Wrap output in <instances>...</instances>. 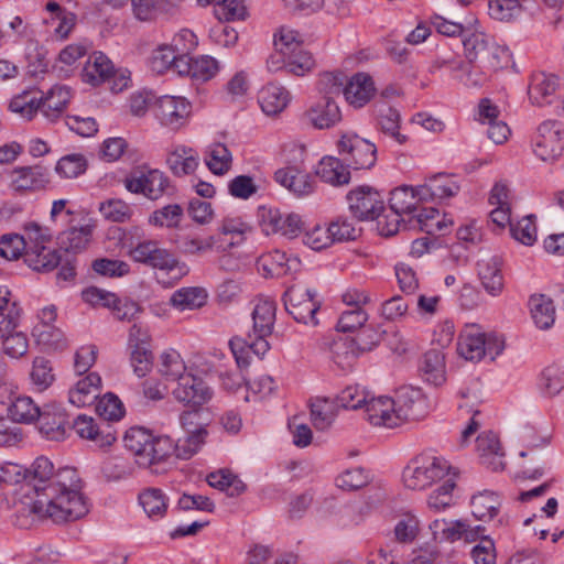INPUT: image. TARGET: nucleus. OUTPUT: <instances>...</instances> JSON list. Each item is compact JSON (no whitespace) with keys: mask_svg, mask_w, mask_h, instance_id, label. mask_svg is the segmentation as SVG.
Returning a JSON list of instances; mask_svg holds the SVG:
<instances>
[{"mask_svg":"<svg viewBox=\"0 0 564 564\" xmlns=\"http://www.w3.org/2000/svg\"><path fill=\"white\" fill-rule=\"evenodd\" d=\"M83 487L76 468L66 466L55 471L47 457H37L26 469L25 481L17 491L18 511L47 518L57 524L79 520L90 507Z\"/></svg>","mask_w":564,"mask_h":564,"instance_id":"obj_1","label":"nucleus"},{"mask_svg":"<svg viewBox=\"0 0 564 564\" xmlns=\"http://www.w3.org/2000/svg\"><path fill=\"white\" fill-rule=\"evenodd\" d=\"M124 447L134 456L135 463L143 468L152 467L175 455V442L167 435L153 436L139 426L129 429L123 436Z\"/></svg>","mask_w":564,"mask_h":564,"instance_id":"obj_2","label":"nucleus"},{"mask_svg":"<svg viewBox=\"0 0 564 564\" xmlns=\"http://www.w3.org/2000/svg\"><path fill=\"white\" fill-rule=\"evenodd\" d=\"M452 469L444 457L433 452H423L409 462L403 469L402 478L406 488L423 490L434 482L452 477Z\"/></svg>","mask_w":564,"mask_h":564,"instance_id":"obj_3","label":"nucleus"},{"mask_svg":"<svg viewBox=\"0 0 564 564\" xmlns=\"http://www.w3.org/2000/svg\"><path fill=\"white\" fill-rule=\"evenodd\" d=\"M24 232L29 243L24 252L25 263L37 272L54 270L62 262V253L59 249H51L47 246L52 242L51 230L36 223H29L24 226Z\"/></svg>","mask_w":564,"mask_h":564,"instance_id":"obj_4","label":"nucleus"},{"mask_svg":"<svg viewBox=\"0 0 564 564\" xmlns=\"http://www.w3.org/2000/svg\"><path fill=\"white\" fill-rule=\"evenodd\" d=\"M464 54L469 64L481 63L487 68H501L506 51L484 32L475 31L464 36Z\"/></svg>","mask_w":564,"mask_h":564,"instance_id":"obj_5","label":"nucleus"},{"mask_svg":"<svg viewBox=\"0 0 564 564\" xmlns=\"http://www.w3.org/2000/svg\"><path fill=\"white\" fill-rule=\"evenodd\" d=\"M341 161L356 170L370 169L377 160V148L370 141L355 133H345L337 142Z\"/></svg>","mask_w":564,"mask_h":564,"instance_id":"obj_6","label":"nucleus"},{"mask_svg":"<svg viewBox=\"0 0 564 564\" xmlns=\"http://www.w3.org/2000/svg\"><path fill=\"white\" fill-rule=\"evenodd\" d=\"M283 302L286 312L297 322L316 326L318 321L316 313L321 302L316 299V292L301 285H292L284 295Z\"/></svg>","mask_w":564,"mask_h":564,"instance_id":"obj_7","label":"nucleus"},{"mask_svg":"<svg viewBox=\"0 0 564 564\" xmlns=\"http://www.w3.org/2000/svg\"><path fill=\"white\" fill-rule=\"evenodd\" d=\"M172 394L183 405L199 409L213 399L214 391L203 378L186 372L176 381Z\"/></svg>","mask_w":564,"mask_h":564,"instance_id":"obj_8","label":"nucleus"},{"mask_svg":"<svg viewBox=\"0 0 564 564\" xmlns=\"http://www.w3.org/2000/svg\"><path fill=\"white\" fill-rule=\"evenodd\" d=\"M562 123L554 120L542 122L533 141V151L542 161H554L562 155L564 144L562 141Z\"/></svg>","mask_w":564,"mask_h":564,"instance_id":"obj_9","label":"nucleus"},{"mask_svg":"<svg viewBox=\"0 0 564 564\" xmlns=\"http://www.w3.org/2000/svg\"><path fill=\"white\" fill-rule=\"evenodd\" d=\"M350 213L357 220H373L384 210L381 195L370 186H359L347 194Z\"/></svg>","mask_w":564,"mask_h":564,"instance_id":"obj_10","label":"nucleus"},{"mask_svg":"<svg viewBox=\"0 0 564 564\" xmlns=\"http://www.w3.org/2000/svg\"><path fill=\"white\" fill-rule=\"evenodd\" d=\"M123 183L128 192L142 194L151 200L161 198L170 187L169 177L159 170L131 174L124 178Z\"/></svg>","mask_w":564,"mask_h":564,"instance_id":"obj_11","label":"nucleus"},{"mask_svg":"<svg viewBox=\"0 0 564 564\" xmlns=\"http://www.w3.org/2000/svg\"><path fill=\"white\" fill-rule=\"evenodd\" d=\"M191 111V104L183 97L162 96L154 102V116L161 124L172 130L183 127Z\"/></svg>","mask_w":564,"mask_h":564,"instance_id":"obj_12","label":"nucleus"},{"mask_svg":"<svg viewBox=\"0 0 564 564\" xmlns=\"http://www.w3.org/2000/svg\"><path fill=\"white\" fill-rule=\"evenodd\" d=\"M130 256L137 262L167 272L173 271L178 265L174 254L161 248L159 242L154 240L139 242L130 250Z\"/></svg>","mask_w":564,"mask_h":564,"instance_id":"obj_13","label":"nucleus"},{"mask_svg":"<svg viewBox=\"0 0 564 564\" xmlns=\"http://www.w3.org/2000/svg\"><path fill=\"white\" fill-rule=\"evenodd\" d=\"M427 411V402L422 391L416 388H402L397 392L394 412L397 426L406 421H417Z\"/></svg>","mask_w":564,"mask_h":564,"instance_id":"obj_14","label":"nucleus"},{"mask_svg":"<svg viewBox=\"0 0 564 564\" xmlns=\"http://www.w3.org/2000/svg\"><path fill=\"white\" fill-rule=\"evenodd\" d=\"M434 540L455 542L464 540L475 542L485 532L482 525L471 527L466 520L446 521L436 519L430 524Z\"/></svg>","mask_w":564,"mask_h":564,"instance_id":"obj_15","label":"nucleus"},{"mask_svg":"<svg viewBox=\"0 0 564 564\" xmlns=\"http://www.w3.org/2000/svg\"><path fill=\"white\" fill-rule=\"evenodd\" d=\"M69 426L68 415L55 404L45 405L37 419L39 431L48 441H63Z\"/></svg>","mask_w":564,"mask_h":564,"instance_id":"obj_16","label":"nucleus"},{"mask_svg":"<svg viewBox=\"0 0 564 564\" xmlns=\"http://www.w3.org/2000/svg\"><path fill=\"white\" fill-rule=\"evenodd\" d=\"M502 261L497 256L484 258L478 261V276L485 291L491 296H499L505 288Z\"/></svg>","mask_w":564,"mask_h":564,"instance_id":"obj_17","label":"nucleus"},{"mask_svg":"<svg viewBox=\"0 0 564 564\" xmlns=\"http://www.w3.org/2000/svg\"><path fill=\"white\" fill-rule=\"evenodd\" d=\"M48 183L47 169L42 165L17 167L12 172L11 187L15 192H34Z\"/></svg>","mask_w":564,"mask_h":564,"instance_id":"obj_18","label":"nucleus"},{"mask_svg":"<svg viewBox=\"0 0 564 564\" xmlns=\"http://www.w3.org/2000/svg\"><path fill=\"white\" fill-rule=\"evenodd\" d=\"M73 427L82 438L90 440L99 447L110 446L116 441V435L108 422L98 425L90 416L78 415L73 423Z\"/></svg>","mask_w":564,"mask_h":564,"instance_id":"obj_19","label":"nucleus"},{"mask_svg":"<svg viewBox=\"0 0 564 564\" xmlns=\"http://www.w3.org/2000/svg\"><path fill=\"white\" fill-rule=\"evenodd\" d=\"M560 79L554 74L539 72L532 75L529 85V98L535 106H545L553 102Z\"/></svg>","mask_w":564,"mask_h":564,"instance_id":"obj_20","label":"nucleus"},{"mask_svg":"<svg viewBox=\"0 0 564 564\" xmlns=\"http://www.w3.org/2000/svg\"><path fill=\"white\" fill-rule=\"evenodd\" d=\"M274 180L299 197L308 195L314 191L313 177L295 166L278 170L274 173Z\"/></svg>","mask_w":564,"mask_h":564,"instance_id":"obj_21","label":"nucleus"},{"mask_svg":"<svg viewBox=\"0 0 564 564\" xmlns=\"http://www.w3.org/2000/svg\"><path fill=\"white\" fill-rule=\"evenodd\" d=\"M100 388V376L97 372H90L69 389L68 401L77 408L91 405L99 397Z\"/></svg>","mask_w":564,"mask_h":564,"instance_id":"obj_22","label":"nucleus"},{"mask_svg":"<svg viewBox=\"0 0 564 564\" xmlns=\"http://www.w3.org/2000/svg\"><path fill=\"white\" fill-rule=\"evenodd\" d=\"M476 447L482 465L497 471L503 468V456L501 444L498 436L491 432L481 433L476 440Z\"/></svg>","mask_w":564,"mask_h":564,"instance_id":"obj_23","label":"nucleus"},{"mask_svg":"<svg viewBox=\"0 0 564 564\" xmlns=\"http://www.w3.org/2000/svg\"><path fill=\"white\" fill-rule=\"evenodd\" d=\"M373 94L372 78L364 73H358L350 79H347L343 91L346 101L355 108L364 107Z\"/></svg>","mask_w":564,"mask_h":564,"instance_id":"obj_24","label":"nucleus"},{"mask_svg":"<svg viewBox=\"0 0 564 564\" xmlns=\"http://www.w3.org/2000/svg\"><path fill=\"white\" fill-rule=\"evenodd\" d=\"M364 408L366 409L368 420L371 424L389 429L397 426L393 399L388 397H368Z\"/></svg>","mask_w":564,"mask_h":564,"instance_id":"obj_25","label":"nucleus"},{"mask_svg":"<svg viewBox=\"0 0 564 564\" xmlns=\"http://www.w3.org/2000/svg\"><path fill=\"white\" fill-rule=\"evenodd\" d=\"M308 121L317 129H329L341 120L337 102L332 97H323L307 111Z\"/></svg>","mask_w":564,"mask_h":564,"instance_id":"obj_26","label":"nucleus"},{"mask_svg":"<svg viewBox=\"0 0 564 564\" xmlns=\"http://www.w3.org/2000/svg\"><path fill=\"white\" fill-rule=\"evenodd\" d=\"M113 74V64L102 52H94L85 63L82 70L84 83L98 86L110 79Z\"/></svg>","mask_w":564,"mask_h":564,"instance_id":"obj_27","label":"nucleus"},{"mask_svg":"<svg viewBox=\"0 0 564 564\" xmlns=\"http://www.w3.org/2000/svg\"><path fill=\"white\" fill-rule=\"evenodd\" d=\"M486 334L471 326L464 329L457 341V352L466 360H480L486 355Z\"/></svg>","mask_w":564,"mask_h":564,"instance_id":"obj_28","label":"nucleus"},{"mask_svg":"<svg viewBox=\"0 0 564 564\" xmlns=\"http://www.w3.org/2000/svg\"><path fill=\"white\" fill-rule=\"evenodd\" d=\"M21 308L6 285H0V338L14 330L20 321Z\"/></svg>","mask_w":564,"mask_h":564,"instance_id":"obj_29","label":"nucleus"},{"mask_svg":"<svg viewBox=\"0 0 564 564\" xmlns=\"http://www.w3.org/2000/svg\"><path fill=\"white\" fill-rule=\"evenodd\" d=\"M530 315L533 324L541 330L550 329L555 322L553 301L544 294H534L529 299Z\"/></svg>","mask_w":564,"mask_h":564,"instance_id":"obj_30","label":"nucleus"},{"mask_svg":"<svg viewBox=\"0 0 564 564\" xmlns=\"http://www.w3.org/2000/svg\"><path fill=\"white\" fill-rule=\"evenodd\" d=\"M166 164L177 177L189 175L198 166V154L192 148L178 145L167 154Z\"/></svg>","mask_w":564,"mask_h":564,"instance_id":"obj_31","label":"nucleus"},{"mask_svg":"<svg viewBox=\"0 0 564 564\" xmlns=\"http://www.w3.org/2000/svg\"><path fill=\"white\" fill-rule=\"evenodd\" d=\"M329 352L334 364L341 370L351 369L360 356L358 347L355 345L352 337L349 336H338L333 339L329 345Z\"/></svg>","mask_w":564,"mask_h":564,"instance_id":"obj_32","label":"nucleus"},{"mask_svg":"<svg viewBox=\"0 0 564 564\" xmlns=\"http://www.w3.org/2000/svg\"><path fill=\"white\" fill-rule=\"evenodd\" d=\"M420 371L423 379L437 387L445 382V356L442 350L433 348L421 360Z\"/></svg>","mask_w":564,"mask_h":564,"instance_id":"obj_33","label":"nucleus"},{"mask_svg":"<svg viewBox=\"0 0 564 564\" xmlns=\"http://www.w3.org/2000/svg\"><path fill=\"white\" fill-rule=\"evenodd\" d=\"M94 226L85 225L79 228L73 227L59 234L57 240L61 253L64 256H72V253L79 252L88 246L93 236Z\"/></svg>","mask_w":564,"mask_h":564,"instance_id":"obj_34","label":"nucleus"},{"mask_svg":"<svg viewBox=\"0 0 564 564\" xmlns=\"http://www.w3.org/2000/svg\"><path fill=\"white\" fill-rule=\"evenodd\" d=\"M347 167L341 158L324 156L319 161L315 173L322 181L339 186L348 184L350 181V172Z\"/></svg>","mask_w":564,"mask_h":564,"instance_id":"obj_35","label":"nucleus"},{"mask_svg":"<svg viewBox=\"0 0 564 564\" xmlns=\"http://www.w3.org/2000/svg\"><path fill=\"white\" fill-rule=\"evenodd\" d=\"M70 89L64 85L53 86L41 97V111L51 121L57 119L70 100Z\"/></svg>","mask_w":564,"mask_h":564,"instance_id":"obj_36","label":"nucleus"},{"mask_svg":"<svg viewBox=\"0 0 564 564\" xmlns=\"http://www.w3.org/2000/svg\"><path fill=\"white\" fill-rule=\"evenodd\" d=\"M275 303L271 300H259L252 311V330L254 336L268 337L272 334L275 322Z\"/></svg>","mask_w":564,"mask_h":564,"instance_id":"obj_37","label":"nucleus"},{"mask_svg":"<svg viewBox=\"0 0 564 564\" xmlns=\"http://www.w3.org/2000/svg\"><path fill=\"white\" fill-rule=\"evenodd\" d=\"M258 101L264 113L276 115L288 106L289 93L282 86L268 84L259 91Z\"/></svg>","mask_w":564,"mask_h":564,"instance_id":"obj_38","label":"nucleus"},{"mask_svg":"<svg viewBox=\"0 0 564 564\" xmlns=\"http://www.w3.org/2000/svg\"><path fill=\"white\" fill-rule=\"evenodd\" d=\"M473 516L481 521L494 519L501 507V500L495 491L484 490L471 497Z\"/></svg>","mask_w":564,"mask_h":564,"instance_id":"obj_39","label":"nucleus"},{"mask_svg":"<svg viewBox=\"0 0 564 564\" xmlns=\"http://www.w3.org/2000/svg\"><path fill=\"white\" fill-rule=\"evenodd\" d=\"M207 436L208 431L206 426L199 425L197 429H193L184 437L175 441V456L180 459H189L198 453L205 444Z\"/></svg>","mask_w":564,"mask_h":564,"instance_id":"obj_40","label":"nucleus"},{"mask_svg":"<svg viewBox=\"0 0 564 564\" xmlns=\"http://www.w3.org/2000/svg\"><path fill=\"white\" fill-rule=\"evenodd\" d=\"M207 482L213 488L225 491L229 497H238L246 491V484L229 469H219L207 476Z\"/></svg>","mask_w":564,"mask_h":564,"instance_id":"obj_41","label":"nucleus"},{"mask_svg":"<svg viewBox=\"0 0 564 564\" xmlns=\"http://www.w3.org/2000/svg\"><path fill=\"white\" fill-rule=\"evenodd\" d=\"M207 296V292L203 288H182L172 294L170 303L182 312L197 310L206 304Z\"/></svg>","mask_w":564,"mask_h":564,"instance_id":"obj_42","label":"nucleus"},{"mask_svg":"<svg viewBox=\"0 0 564 564\" xmlns=\"http://www.w3.org/2000/svg\"><path fill=\"white\" fill-rule=\"evenodd\" d=\"M337 404L335 400L316 398L311 402V420L315 429L327 430L336 417Z\"/></svg>","mask_w":564,"mask_h":564,"instance_id":"obj_43","label":"nucleus"},{"mask_svg":"<svg viewBox=\"0 0 564 564\" xmlns=\"http://www.w3.org/2000/svg\"><path fill=\"white\" fill-rule=\"evenodd\" d=\"M139 502L151 519H161L167 511V498L159 488H147L139 494Z\"/></svg>","mask_w":564,"mask_h":564,"instance_id":"obj_44","label":"nucleus"},{"mask_svg":"<svg viewBox=\"0 0 564 564\" xmlns=\"http://www.w3.org/2000/svg\"><path fill=\"white\" fill-rule=\"evenodd\" d=\"M389 206L397 214L410 217L417 210V198H415L413 187L403 185L394 188L390 194Z\"/></svg>","mask_w":564,"mask_h":564,"instance_id":"obj_45","label":"nucleus"},{"mask_svg":"<svg viewBox=\"0 0 564 564\" xmlns=\"http://www.w3.org/2000/svg\"><path fill=\"white\" fill-rule=\"evenodd\" d=\"M41 409L32 398L28 395H19L14 398L8 411L13 422L32 423L37 421Z\"/></svg>","mask_w":564,"mask_h":564,"instance_id":"obj_46","label":"nucleus"},{"mask_svg":"<svg viewBox=\"0 0 564 564\" xmlns=\"http://www.w3.org/2000/svg\"><path fill=\"white\" fill-rule=\"evenodd\" d=\"M184 209L180 204H167L155 209L149 216V224L170 229L177 228L183 219Z\"/></svg>","mask_w":564,"mask_h":564,"instance_id":"obj_47","label":"nucleus"},{"mask_svg":"<svg viewBox=\"0 0 564 564\" xmlns=\"http://www.w3.org/2000/svg\"><path fill=\"white\" fill-rule=\"evenodd\" d=\"M55 376L51 361L44 357H35L30 371L32 387L42 392L46 390L54 381Z\"/></svg>","mask_w":564,"mask_h":564,"instance_id":"obj_48","label":"nucleus"},{"mask_svg":"<svg viewBox=\"0 0 564 564\" xmlns=\"http://www.w3.org/2000/svg\"><path fill=\"white\" fill-rule=\"evenodd\" d=\"M259 263L270 275L286 274L299 264L296 258L290 259L284 252L275 250L260 258Z\"/></svg>","mask_w":564,"mask_h":564,"instance_id":"obj_49","label":"nucleus"},{"mask_svg":"<svg viewBox=\"0 0 564 564\" xmlns=\"http://www.w3.org/2000/svg\"><path fill=\"white\" fill-rule=\"evenodd\" d=\"M539 389L545 397H555L564 389V371L557 366L544 368L539 377Z\"/></svg>","mask_w":564,"mask_h":564,"instance_id":"obj_50","label":"nucleus"},{"mask_svg":"<svg viewBox=\"0 0 564 564\" xmlns=\"http://www.w3.org/2000/svg\"><path fill=\"white\" fill-rule=\"evenodd\" d=\"M205 162L208 169L216 175H223L229 171L232 162L231 153L223 143L209 147Z\"/></svg>","mask_w":564,"mask_h":564,"instance_id":"obj_51","label":"nucleus"},{"mask_svg":"<svg viewBox=\"0 0 564 564\" xmlns=\"http://www.w3.org/2000/svg\"><path fill=\"white\" fill-rule=\"evenodd\" d=\"M238 242H239V240L230 241L225 245V243L220 242V239L217 236H208L206 238L195 237V238L185 239L182 243V249L185 253L197 254V253H204V252H207V251H210L214 249H216L218 251H225L228 247H232Z\"/></svg>","mask_w":564,"mask_h":564,"instance_id":"obj_52","label":"nucleus"},{"mask_svg":"<svg viewBox=\"0 0 564 564\" xmlns=\"http://www.w3.org/2000/svg\"><path fill=\"white\" fill-rule=\"evenodd\" d=\"M159 372L167 380L177 381L186 373V365L176 350L170 349L160 356Z\"/></svg>","mask_w":564,"mask_h":564,"instance_id":"obj_53","label":"nucleus"},{"mask_svg":"<svg viewBox=\"0 0 564 564\" xmlns=\"http://www.w3.org/2000/svg\"><path fill=\"white\" fill-rule=\"evenodd\" d=\"M523 0H488L489 15L501 22H510L518 18L522 10Z\"/></svg>","mask_w":564,"mask_h":564,"instance_id":"obj_54","label":"nucleus"},{"mask_svg":"<svg viewBox=\"0 0 564 564\" xmlns=\"http://www.w3.org/2000/svg\"><path fill=\"white\" fill-rule=\"evenodd\" d=\"M378 126L380 130L394 139L399 144L406 141V135L400 133V113L392 107H384L379 110Z\"/></svg>","mask_w":564,"mask_h":564,"instance_id":"obj_55","label":"nucleus"},{"mask_svg":"<svg viewBox=\"0 0 564 564\" xmlns=\"http://www.w3.org/2000/svg\"><path fill=\"white\" fill-rule=\"evenodd\" d=\"M99 212L105 219L113 223L129 221L133 215L131 206L119 198H110L100 203Z\"/></svg>","mask_w":564,"mask_h":564,"instance_id":"obj_56","label":"nucleus"},{"mask_svg":"<svg viewBox=\"0 0 564 564\" xmlns=\"http://www.w3.org/2000/svg\"><path fill=\"white\" fill-rule=\"evenodd\" d=\"M457 474L454 473L452 477L446 478L443 484L433 490L427 498V506L431 509L441 511L452 506L453 490L456 486Z\"/></svg>","mask_w":564,"mask_h":564,"instance_id":"obj_57","label":"nucleus"},{"mask_svg":"<svg viewBox=\"0 0 564 564\" xmlns=\"http://www.w3.org/2000/svg\"><path fill=\"white\" fill-rule=\"evenodd\" d=\"M535 219L536 217L534 215H528L517 223L510 224V234L512 238L524 246L534 245L538 238Z\"/></svg>","mask_w":564,"mask_h":564,"instance_id":"obj_58","label":"nucleus"},{"mask_svg":"<svg viewBox=\"0 0 564 564\" xmlns=\"http://www.w3.org/2000/svg\"><path fill=\"white\" fill-rule=\"evenodd\" d=\"M87 170V160L83 154L73 153L61 158L57 161L55 171L65 178H74L85 173Z\"/></svg>","mask_w":564,"mask_h":564,"instance_id":"obj_59","label":"nucleus"},{"mask_svg":"<svg viewBox=\"0 0 564 564\" xmlns=\"http://www.w3.org/2000/svg\"><path fill=\"white\" fill-rule=\"evenodd\" d=\"M438 214V209L434 207L417 208V210L408 218V223L411 226H419L422 231L432 234L434 229H443V223L436 219Z\"/></svg>","mask_w":564,"mask_h":564,"instance_id":"obj_60","label":"nucleus"},{"mask_svg":"<svg viewBox=\"0 0 564 564\" xmlns=\"http://www.w3.org/2000/svg\"><path fill=\"white\" fill-rule=\"evenodd\" d=\"M329 230L334 242L355 240L361 231L347 216H338L333 219L329 223Z\"/></svg>","mask_w":564,"mask_h":564,"instance_id":"obj_61","label":"nucleus"},{"mask_svg":"<svg viewBox=\"0 0 564 564\" xmlns=\"http://www.w3.org/2000/svg\"><path fill=\"white\" fill-rule=\"evenodd\" d=\"M11 111L21 115L25 119H32L37 110H41V97L37 98L32 91H23L10 101Z\"/></svg>","mask_w":564,"mask_h":564,"instance_id":"obj_62","label":"nucleus"},{"mask_svg":"<svg viewBox=\"0 0 564 564\" xmlns=\"http://www.w3.org/2000/svg\"><path fill=\"white\" fill-rule=\"evenodd\" d=\"M369 393L359 386H348L336 397L335 402L338 408L346 410H357L364 408Z\"/></svg>","mask_w":564,"mask_h":564,"instance_id":"obj_63","label":"nucleus"},{"mask_svg":"<svg viewBox=\"0 0 564 564\" xmlns=\"http://www.w3.org/2000/svg\"><path fill=\"white\" fill-rule=\"evenodd\" d=\"M284 56L286 57L285 70L296 76L305 75L311 72L315 65L313 56L308 52L303 51L302 46Z\"/></svg>","mask_w":564,"mask_h":564,"instance_id":"obj_64","label":"nucleus"}]
</instances>
